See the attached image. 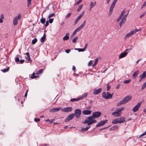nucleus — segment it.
<instances>
[{
  "instance_id": "nucleus-46",
  "label": "nucleus",
  "mask_w": 146,
  "mask_h": 146,
  "mask_svg": "<svg viewBox=\"0 0 146 146\" xmlns=\"http://www.w3.org/2000/svg\"><path fill=\"white\" fill-rule=\"evenodd\" d=\"M40 119L39 118H35L34 119V121L36 122H38V121H40Z\"/></svg>"
},
{
  "instance_id": "nucleus-14",
  "label": "nucleus",
  "mask_w": 146,
  "mask_h": 146,
  "mask_svg": "<svg viewBox=\"0 0 146 146\" xmlns=\"http://www.w3.org/2000/svg\"><path fill=\"white\" fill-rule=\"evenodd\" d=\"M141 103L139 102L137 103V105H136L133 108L132 110V111L133 112H135L137 111L140 108L141 105Z\"/></svg>"
},
{
  "instance_id": "nucleus-11",
  "label": "nucleus",
  "mask_w": 146,
  "mask_h": 146,
  "mask_svg": "<svg viewBox=\"0 0 146 146\" xmlns=\"http://www.w3.org/2000/svg\"><path fill=\"white\" fill-rule=\"evenodd\" d=\"M101 115V113L99 111L94 112L93 113L91 117L96 118L99 117Z\"/></svg>"
},
{
  "instance_id": "nucleus-47",
  "label": "nucleus",
  "mask_w": 146,
  "mask_h": 146,
  "mask_svg": "<svg viewBox=\"0 0 146 146\" xmlns=\"http://www.w3.org/2000/svg\"><path fill=\"white\" fill-rule=\"evenodd\" d=\"M15 60L16 62H19V58L18 57H17L15 58Z\"/></svg>"
},
{
  "instance_id": "nucleus-48",
  "label": "nucleus",
  "mask_w": 146,
  "mask_h": 146,
  "mask_svg": "<svg viewBox=\"0 0 146 146\" xmlns=\"http://www.w3.org/2000/svg\"><path fill=\"white\" fill-rule=\"evenodd\" d=\"M146 135V131L145 132H144V133L141 134L139 136V138L143 136V135Z\"/></svg>"
},
{
  "instance_id": "nucleus-27",
  "label": "nucleus",
  "mask_w": 146,
  "mask_h": 146,
  "mask_svg": "<svg viewBox=\"0 0 146 146\" xmlns=\"http://www.w3.org/2000/svg\"><path fill=\"white\" fill-rule=\"evenodd\" d=\"M35 73L34 72H33V73L32 75L30 76L31 78L32 79L38 78L39 76H35Z\"/></svg>"
},
{
  "instance_id": "nucleus-32",
  "label": "nucleus",
  "mask_w": 146,
  "mask_h": 146,
  "mask_svg": "<svg viewBox=\"0 0 146 146\" xmlns=\"http://www.w3.org/2000/svg\"><path fill=\"white\" fill-rule=\"evenodd\" d=\"M78 38V36H76L73 38L72 40V42L74 43H75L76 42Z\"/></svg>"
},
{
  "instance_id": "nucleus-64",
  "label": "nucleus",
  "mask_w": 146,
  "mask_h": 146,
  "mask_svg": "<svg viewBox=\"0 0 146 146\" xmlns=\"http://www.w3.org/2000/svg\"><path fill=\"white\" fill-rule=\"evenodd\" d=\"M88 44H86V45H85V46L84 47V48H83L84 49H85V50L86 49V48L88 46Z\"/></svg>"
},
{
  "instance_id": "nucleus-26",
  "label": "nucleus",
  "mask_w": 146,
  "mask_h": 146,
  "mask_svg": "<svg viewBox=\"0 0 146 146\" xmlns=\"http://www.w3.org/2000/svg\"><path fill=\"white\" fill-rule=\"evenodd\" d=\"M46 38V34L44 33L43 36L41 38L40 41L42 42H44Z\"/></svg>"
},
{
  "instance_id": "nucleus-1",
  "label": "nucleus",
  "mask_w": 146,
  "mask_h": 146,
  "mask_svg": "<svg viewBox=\"0 0 146 146\" xmlns=\"http://www.w3.org/2000/svg\"><path fill=\"white\" fill-rule=\"evenodd\" d=\"M95 118L93 117H92L89 116L86 119L83 121V123L84 124L87 123V125H90L96 122V120L94 119Z\"/></svg>"
},
{
  "instance_id": "nucleus-53",
  "label": "nucleus",
  "mask_w": 146,
  "mask_h": 146,
  "mask_svg": "<svg viewBox=\"0 0 146 146\" xmlns=\"http://www.w3.org/2000/svg\"><path fill=\"white\" fill-rule=\"evenodd\" d=\"M85 51V49L84 48H79L78 50L79 52H83Z\"/></svg>"
},
{
  "instance_id": "nucleus-63",
  "label": "nucleus",
  "mask_w": 146,
  "mask_h": 146,
  "mask_svg": "<svg viewBox=\"0 0 146 146\" xmlns=\"http://www.w3.org/2000/svg\"><path fill=\"white\" fill-rule=\"evenodd\" d=\"M83 98L84 97V98L86 97L87 96V94L86 93H85L84 94H83Z\"/></svg>"
},
{
  "instance_id": "nucleus-21",
  "label": "nucleus",
  "mask_w": 146,
  "mask_h": 146,
  "mask_svg": "<svg viewBox=\"0 0 146 146\" xmlns=\"http://www.w3.org/2000/svg\"><path fill=\"white\" fill-rule=\"evenodd\" d=\"M139 71L138 70H137L136 71H135L133 74V77L135 79V78L137 76V75L139 74Z\"/></svg>"
},
{
  "instance_id": "nucleus-40",
  "label": "nucleus",
  "mask_w": 146,
  "mask_h": 146,
  "mask_svg": "<svg viewBox=\"0 0 146 146\" xmlns=\"http://www.w3.org/2000/svg\"><path fill=\"white\" fill-rule=\"evenodd\" d=\"M55 15V14L54 13H52V14H50L49 16H48V18H50L51 17L54 16Z\"/></svg>"
},
{
  "instance_id": "nucleus-5",
  "label": "nucleus",
  "mask_w": 146,
  "mask_h": 146,
  "mask_svg": "<svg viewBox=\"0 0 146 146\" xmlns=\"http://www.w3.org/2000/svg\"><path fill=\"white\" fill-rule=\"evenodd\" d=\"M113 94H111L108 92H103L102 94V97L105 99H110L112 97Z\"/></svg>"
},
{
  "instance_id": "nucleus-54",
  "label": "nucleus",
  "mask_w": 146,
  "mask_h": 146,
  "mask_svg": "<svg viewBox=\"0 0 146 146\" xmlns=\"http://www.w3.org/2000/svg\"><path fill=\"white\" fill-rule=\"evenodd\" d=\"M109 126H108L107 127H104L103 128H101V129H99V130L100 131V130H103V129H107V128H108L109 127Z\"/></svg>"
},
{
  "instance_id": "nucleus-25",
  "label": "nucleus",
  "mask_w": 146,
  "mask_h": 146,
  "mask_svg": "<svg viewBox=\"0 0 146 146\" xmlns=\"http://www.w3.org/2000/svg\"><path fill=\"white\" fill-rule=\"evenodd\" d=\"M96 4V2L95 1L94 2H93L92 1L91 2L90 4V9H91L92 7L94 5H95Z\"/></svg>"
},
{
  "instance_id": "nucleus-33",
  "label": "nucleus",
  "mask_w": 146,
  "mask_h": 146,
  "mask_svg": "<svg viewBox=\"0 0 146 146\" xmlns=\"http://www.w3.org/2000/svg\"><path fill=\"white\" fill-rule=\"evenodd\" d=\"M41 23L42 24H44L46 22V20L44 18H43L42 17V18L40 20Z\"/></svg>"
},
{
  "instance_id": "nucleus-23",
  "label": "nucleus",
  "mask_w": 146,
  "mask_h": 146,
  "mask_svg": "<svg viewBox=\"0 0 146 146\" xmlns=\"http://www.w3.org/2000/svg\"><path fill=\"white\" fill-rule=\"evenodd\" d=\"M146 77V71L144 72L143 73L140 75L139 77L141 79L145 78Z\"/></svg>"
},
{
  "instance_id": "nucleus-41",
  "label": "nucleus",
  "mask_w": 146,
  "mask_h": 146,
  "mask_svg": "<svg viewBox=\"0 0 146 146\" xmlns=\"http://www.w3.org/2000/svg\"><path fill=\"white\" fill-rule=\"evenodd\" d=\"M118 127L117 126H113L110 128V130H114L115 129L117 128Z\"/></svg>"
},
{
  "instance_id": "nucleus-29",
  "label": "nucleus",
  "mask_w": 146,
  "mask_h": 146,
  "mask_svg": "<svg viewBox=\"0 0 146 146\" xmlns=\"http://www.w3.org/2000/svg\"><path fill=\"white\" fill-rule=\"evenodd\" d=\"M9 69V67H8L6 69H4L3 70H1V71L3 72H8Z\"/></svg>"
},
{
  "instance_id": "nucleus-4",
  "label": "nucleus",
  "mask_w": 146,
  "mask_h": 146,
  "mask_svg": "<svg viewBox=\"0 0 146 146\" xmlns=\"http://www.w3.org/2000/svg\"><path fill=\"white\" fill-rule=\"evenodd\" d=\"M125 118L123 117H121L120 118H116L113 120L112 121V123L113 124H115L117 123H122L124 120Z\"/></svg>"
},
{
  "instance_id": "nucleus-51",
  "label": "nucleus",
  "mask_w": 146,
  "mask_h": 146,
  "mask_svg": "<svg viewBox=\"0 0 146 146\" xmlns=\"http://www.w3.org/2000/svg\"><path fill=\"white\" fill-rule=\"evenodd\" d=\"M71 15V13H68L66 16V18H69L70 15Z\"/></svg>"
},
{
  "instance_id": "nucleus-35",
  "label": "nucleus",
  "mask_w": 146,
  "mask_h": 146,
  "mask_svg": "<svg viewBox=\"0 0 146 146\" xmlns=\"http://www.w3.org/2000/svg\"><path fill=\"white\" fill-rule=\"evenodd\" d=\"M32 0H27V7H29L31 4V1Z\"/></svg>"
},
{
  "instance_id": "nucleus-38",
  "label": "nucleus",
  "mask_w": 146,
  "mask_h": 146,
  "mask_svg": "<svg viewBox=\"0 0 146 146\" xmlns=\"http://www.w3.org/2000/svg\"><path fill=\"white\" fill-rule=\"evenodd\" d=\"M83 7V5H80L78 8L77 10V11H79Z\"/></svg>"
},
{
  "instance_id": "nucleus-57",
  "label": "nucleus",
  "mask_w": 146,
  "mask_h": 146,
  "mask_svg": "<svg viewBox=\"0 0 146 146\" xmlns=\"http://www.w3.org/2000/svg\"><path fill=\"white\" fill-rule=\"evenodd\" d=\"M43 70L42 69H40L38 71V72L40 74L41 73H42V72H43Z\"/></svg>"
},
{
  "instance_id": "nucleus-60",
  "label": "nucleus",
  "mask_w": 146,
  "mask_h": 146,
  "mask_svg": "<svg viewBox=\"0 0 146 146\" xmlns=\"http://www.w3.org/2000/svg\"><path fill=\"white\" fill-rule=\"evenodd\" d=\"M29 91V90H27L26 92V93L25 94V97H26L27 96V93Z\"/></svg>"
},
{
  "instance_id": "nucleus-42",
  "label": "nucleus",
  "mask_w": 146,
  "mask_h": 146,
  "mask_svg": "<svg viewBox=\"0 0 146 146\" xmlns=\"http://www.w3.org/2000/svg\"><path fill=\"white\" fill-rule=\"evenodd\" d=\"M81 29L80 28H79V27H78L77 29H76L74 31V32H75L76 33L78 31H80V30Z\"/></svg>"
},
{
  "instance_id": "nucleus-9",
  "label": "nucleus",
  "mask_w": 146,
  "mask_h": 146,
  "mask_svg": "<svg viewBox=\"0 0 146 146\" xmlns=\"http://www.w3.org/2000/svg\"><path fill=\"white\" fill-rule=\"evenodd\" d=\"M81 113V110L80 109H76L74 111V113H73L74 115V117L75 115L76 118H79L80 117Z\"/></svg>"
},
{
  "instance_id": "nucleus-36",
  "label": "nucleus",
  "mask_w": 146,
  "mask_h": 146,
  "mask_svg": "<svg viewBox=\"0 0 146 146\" xmlns=\"http://www.w3.org/2000/svg\"><path fill=\"white\" fill-rule=\"evenodd\" d=\"M37 38H35L32 40V43L33 44H34L37 42Z\"/></svg>"
},
{
  "instance_id": "nucleus-28",
  "label": "nucleus",
  "mask_w": 146,
  "mask_h": 146,
  "mask_svg": "<svg viewBox=\"0 0 146 146\" xmlns=\"http://www.w3.org/2000/svg\"><path fill=\"white\" fill-rule=\"evenodd\" d=\"M55 121V119H51V120H50L49 119H48L45 120V121L47 122L49 121V123H52V122H53Z\"/></svg>"
},
{
  "instance_id": "nucleus-22",
  "label": "nucleus",
  "mask_w": 146,
  "mask_h": 146,
  "mask_svg": "<svg viewBox=\"0 0 146 146\" xmlns=\"http://www.w3.org/2000/svg\"><path fill=\"white\" fill-rule=\"evenodd\" d=\"M69 33H67L65 36L63 38V40L65 41V40H68L69 39Z\"/></svg>"
},
{
  "instance_id": "nucleus-12",
  "label": "nucleus",
  "mask_w": 146,
  "mask_h": 146,
  "mask_svg": "<svg viewBox=\"0 0 146 146\" xmlns=\"http://www.w3.org/2000/svg\"><path fill=\"white\" fill-rule=\"evenodd\" d=\"M74 115L73 113L71 114L68 115L65 119L64 121L65 122H68L72 120L74 117Z\"/></svg>"
},
{
  "instance_id": "nucleus-56",
  "label": "nucleus",
  "mask_w": 146,
  "mask_h": 146,
  "mask_svg": "<svg viewBox=\"0 0 146 146\" xmlns=\"http://www.w3.org/2000/svg\"><path fill=\"white\" fill-rule=\"evenodd\" d=\"M49 25L48 22L47 21L46 22V24L45 25V27H47Z\"/></svg>"
},
{
  "instance_id": "nucleus-20",
  "label": "nucleus",
  "mask_w": 146,
  "mask_h": 146,
  "mask_svg": "<svg viewBox=\"0 0 146 146\" xmlns=\"http://www.w3.org/2000/svg\"><path fill=\"white\" fill-rule=\"evenodd\" d=\"M126 19L123 17L121 19V21L119 23V25L121 27L125 22Z\"/></svg>"
},
{
  "instance_id": "nucleus-31",
  "label": "nucleus",
  "mask_w": 146,
  "mask_h": 146,
  "mask_svg": "<svg viewBox=\"0 0 146 146\" xmlns=\"http://www.w3.org/2000/svg\"><path fill=\"white\" fill-rule=\"evenodd\" d=\"M18 23V20L15 19L14 18L13 20V24L14 25H17Z\"/></svg>"
},
{
  "instance_id": "nucleus-50",
  "label": "nucleus",
  "mask_w": 146,
  "mask_h": 146,
  "mask_svg": "<svg viewBox=\"0 0 146 146\" xmlns=\"http://www.w3.org/2000/svg\"><path fill=\"white\" fill-rule=\"evenodd\" d=\"M70 51L71 50L70 49H68L66 50L65 51V52L67 53H69Z\"/></svg>"
},
{
  "instance_id": "nucleus-19",
  "label": "nucleus",
  "mask_w": 146,
  "mask_h": 146,
  "mask_svg": "<svg viewBox=\"0 0 146 146\" xmlns=\"http://www.w3.org/2000/svg\"><path fill=\"white\" fill-rule=\"evenodd\" d=\"M82 112L84 115H88L91 113V111L90 110H84L82 111Z\"/></svg>"
},
{
  "instance_id": "nucleus-7",
  "label": "nucleus",
  "mask_w": 146,
  "mask_h": 146,
  "mask_svg": "<svg viewBox=\"0 0 146 146\" xmlns=\"http://www.w3.org/2000/svg\"><path fill=\"white\" fill-rule=\"evenodd\" d=\"M132 47L131 46L129 49H126L123 52L121 53L119 55V58H121L126 56L127 53L132 49Z\"/></svg>"
},
{
  "instance_id": "nucleus-61",
  "label": "nucleus",
  "mask_w": 146,
  "mask_h": 146,
  "mask_svg": "<svg viewBox=\"0 0 146 146\" xmlns=\"http://www.w3.org/2000/svg\"><path fill=\"white\" fill-rule=\"evenodd\" d=\"M91 107H92L91 106H89L86 107V109L87 110H89L91 108Z\"/></svg>"
},
{
  "instance_id": "nucleus-17",
  "label": "nucleus",
  "mask_w": 146,
  "mask_h": 146,
  "mask_svg": "<svg viewBox=\"0 0 146 146\" xmlns=\"http://www.w3.org/2000/svg\"><path fill=\"white\" fill-rule=\"evenodd\" d=\"M61 109V108L60 107L57 108H53L52 109H51L50 110V112H54L56 111H60Z\"/></svg>"
},
{
  "instance_id": "nucleus-24",
  "label": "nucleus",
  "mask_w": 146,
  "mask_h": 146,
  "mask_svg": "<svg viewBox=\"0 0 146 146\" xmlns=\"http://www.w3.org/2000/svg\"><path fill=\"white\" fill-rule=\"evenodd\" d=\"M90 126H87L85 128H82L81 129L80 131L82 132L84 131H87L90 128Z\"/></svg>"
},
{
  "instance_id": "nucleus-15",
  "label": "nucleus",
  "mask_w": 146,
  "mask_h": 146,
  "mask_svg": "<svg viewBox=\"0 0 146 146\" xmlns=\"http://www.w3.org/2000/svg\"><path fill=\"white\" fill-rule=\"evenodd\" d=\"M84 11H83L81 13L80 15L76 19V20L75 21V22H74L75 25L78 22V21H79L80 19L84 15Z\"/></svg>"
},
{
  "instance_id": "nucleus-62",
  "label": "nucleus",
  "mask_w": 146,
  "mask_h": 146,
  "mask_svg": "<svg viewBox=\"0 0 146 146\" xmlns=\"http://www.w3.org/2000/svg\"><path fill=\"white\" fill-rule=\"evenodd\" d=\"M4 19V15L3 14H1V16L0 19Z\"/></svg>"
},
{
  "instance_id": "nucleus-2",
  "label": "nucleus",
  "mask_w": 146,
  "mask_h": 146,
  "mask_svg": "<svg viewBox=\"0 0 146 146\" xmlns=\"http://www.w3.org/2000/svg\"><path fill=\"white\" fill-rule=\"evenodd\" d=\"M132 98L131 96H128L125 97L124 99L118 102L117 105L118 106H120L122 104H125L130 100Z\"/></svg>"
},
{
  "instance_id": "nucleus-43",
  "label": "nucleus",
  "mask_w": 146,
  "mask_h": 146,
  "mask_svg": "<svg viewBox=\"0 0 146 146\" xmlns=\"http://www.w3.org/2000/svg\"><path fill=\"white\" fill-rule=\"evenodd\" d=\"M110 88V86L108 85V84L107 85V89L108 91H109Z\"/></svg>"
},
{
  "instance_id": "nucleus-45",
  "label": "nucleus",
  "mask_w": 146,
  "mask_h": 146,
  "mask_svg": "<svg viewBox=\"0 0 146 146\" xmlns=\"http://www.w3.org/2000/svg\"><path fill=\"white\" fill-rule=\"evenodd\" d=\"M53 19H50L49 20L48 22L50 23H52L53 21Z\"/></svg>"
},
{
  "instance_id": "nucleus-44",
  "label": "nucleus",
  "mask_w": 146,
  "mask_h": 146,
  "mask_svg": "<svg viewBox=\"0 0 146 146\" xmlns=\"http://www.w3.org/2000/svg\"><path fill=\"white\" fill-rule=\"evenodd\" d=\"M146 6V1L144 3V4L142 5L141 7V8L142 9L144 8L145 6Z\"/></svg>"
},
{
  "instance_id": "nucleus-55",
  "label": "nucleus",
  "mask_w": 146,
  "mask_h": 146,
  "mask_svg": "<svg viewBox=\"0 0 146 146\" xmlns=\"http://www.w3.org/2000/svg\"><path fill=\"white\" fill-rule=\"evenodd\" d=\"M82 0H79L77 2L76 4L77 5H79L82 2Z\"/></svg>"
},
{
  "instance_id": "nucleus-52",
  "label": "nucleus",
  "mask_w": 146,
  "mask_h": 146,
  "mask_svg": "<svg viewBox=\"0 0 146 146\" xmlns=\"http://www.w3.org/2000/svg\"><path fill=\"white\" fill-rule=\"evenodd\" d=\"M76 33L75 32H74V31L73 32V33L71 35V38H73L75 35L76 34Z\"/></svg>"
},
{
  "instance_id": "nucleus-3",
  "label": "nucleus",
  "mask_w": 146,
  "mask_h": 146,
  "mask_svg": "<svg viewBox=\"0 0 146 146\" xmlns=\"http://www.w3.org/2000/svg\"><path fill=\"white\" fill-rule=\"evenodd\" d=\"M124 109V107H121L120 108H118L115 110V112L112 113V115L116 117H120L121 111L123 110Z\"/></svg>"
},
{
  "instance_id": "nucleus-49",
  "label": "nucleus",
  "mask_w": 146,
  "mask_h": 146,
  "mask_svg": "<svg viewBox=\"0 0 146 146\" xmlns=\"http://www.w3.org/2000/svg\"><path fill=\"white\" fill-rule=\"evenodd\" d=\"M129 13V11L127 13H126V14L125 15L123 16V18L126 19V17H127V15H128Z\"/></svg>"
},
{
  "instance_id": "nucleus-59",
  "label": "nucleus",
  "mask_w": 146,
  "mask_h": 146,
  "mask_svg": "<svg viewBox=\"0 0 146 146\" xmlns=\"http://www.w3.org/2000/svg\"><path fill=\"white\" fill-rule=\"evenodd\" d=\"M25 61V60H21L19 61L20 64L23 63Z\"/></svg>"
},
{
  "instance_id": "nucleus-13",
  "label": "nucleus",
  "mask_w": 146,
  "mask_h": 146,
  "mask_svg": "<svg viewBox=\"0 0 146 146\" xmlns=\"http://www.w3.org/2000/svg\"><path fill=\"white\" fill-rule=\"evenodd\" d=\"M108 121V120L106 119L105 120H102L101 121L96 125V127H99L104 125Z\"/></svg>"
},
{
  "instance_id": "nucleus-16",
  "label": "nucleus",
  "mask_w": 146,
  "mask_h": 146,
  "mask_svg": "<svg viewBox=\"0 0 146 146\" xmlns=\"http://www.w3.org/2000/svg\"><path fill=\"white\" fill-rule=\"evenodd\" d=\"M102 90V89L101 88H99L97 90H94L93 91V94L94 95L98 94L101 92Z\"/></svg>"
},
{
  "instance_id": "nucleus-8",
  "label": "nucleus",
  "mask_w": 146,
  "mask_h": 146,
  "mask_svg": "<svg viewBox=\"0 0 146 146\" xmlns=\"http://www.w3.org/2000/svg\"><path fill=\"white\" fill-rule=\"evenodd\" d=\"M141 29H135L131 31L130 33L127 34L125 36V38L128 37L129 36H131L133 34L135 33L136 32L140 31L141 30Z\"/></svg>"
},
{
  "instance_id": "nucleus-18",
  "label": "nucleus",
  "mask_w": 146,
  "mask_h": 146,
  "mask_svg": "<svg viewBox=\"0 0 146 146\" xmlns=\"http://www.w3.org/2000/svg\"><path fill=\"white\" fill-rule=\"evenodd\" d=\"M83 98V97H81L76 98H74L70 100V101L71 102H76L81 100Z\"/></svg>"
},
{
  "instance_id": "nucleus-30",
  "label": "nucleus",
  "mask_w": 146,
  "mask_h": 146,
  "mask_svg": "<svg viewBox=\"0 0 146 146\" xmlns=\"http://www.w3.org/2000/svg\"><path fill=\"white\" fill-rule=\"evenodd\" d=\"M21 17V14H19L17 16L15 17L14 19H15L16 20H18L20 19Z\"/></svg>"
},
{
  "instance_id": "nucleus-39",
  "label": "nucleus",
  "mask_w": 146,
  "mask_h": 146,
  "mask_svg": "<svg viewBox=\"0 0 146 146\" xmlns=\"http://www.w3.org/2000/svg\"><path fill=\"white\" fill-rule=\"evenodd\" d=\"M26 54L27 55V56L28 57V61H29L30 60L31 61L30 57V54H29V53L28 52H27L26 53Z\"/></svg>"
},
{
  "instance_id": "nucleus-34",
  "label": "nucleus",
  "mask_w": 146,
  "mask_h": 146,
  "mask_svg": "<svg viewBox=\"0 0 146 146\" xmlns=\"http://www.w3.org/2000/svg\"><path fill=\"white\" fill-rule=\"evenodd\" d=\"M131 81V80L129 79L128 80H125L124 81V83L125 84H128Z\"/></svg>"
},
{
  "instance_id": "nucleus-58",
  "label": "nucleus",
  "mask_w": 146,
  "mask_h": 146,
  "mask_svg": "<svg viewBox=\"0 0 146 146\" xmlns=\"http://www.w3.org/2000/svg\"><path fill=\"white\" fill-rule=\"evenodd\" d=\"M84 26L85 25H84L83 24H82L79 27V28H80L81 29H82L84 27Z\"/></svg>"
},
{
  "instance_id": "nucleus-10",
  "label": "nucleus",
  "mask_w": 146,
  "mask_h": 146,
  "mask_svg": "<svg viewBox=\"0 0 146 146\" xmlns=\"http://www.w3.org/2000/svg\"><path fill=\"white\" fill-rule=\"evenodd\" d=\"M72 110V107H67L61 110V111L64 112H71Z\"/></svg>"
},
{
  "instance_id": "nucleus-37",
  "label": "nucleus",
  "mask_w": 146,
  "mask_h": 146,
  "mask_svg": "<svg viewBox=\"0 0 146 146\" xmlns=\"http://www.w3.org/2000/svg\"><path fill=\"white\" fill-rule=\"evenodd\" d=\"M146 87V82L144 83L142 86V90H143Z\"/></svg>"
},
{
  "instance_id": "nucleus-6",
  "label": "nucleus",
  "mask_w": 146,
  "mask_h": 146,
  "mask_svg": "<svg viewBox=\"0 0 146 146\" xmlns=\"http://www.w3.org/2000/svg\"><path fill=\"white\" fill-rule=\"evenodd\" d=\"M117 1L118 0H114L113 1L110 8L108 14L109 16H110L111 15L113 8H114L115 4Z\"/></svg>"
}]
</instances>
